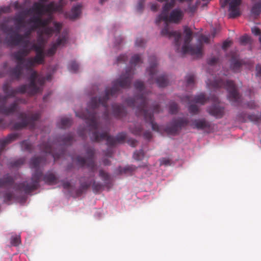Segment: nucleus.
<instances>
[{
	"mask_svg": "<svg viewBox=\"0 0 261 261\" xmlns=\"http://www.w3.org/2000/svg\"><path fill=\"white\" fill-rule=\"evenodd\" d=\"M4 202L10 204L15 197L12 192L5 191L3 193Z\"/></svg>",
	"mask_w": 261,
	"mask_h": 261,
	"instance_id": "nucleus-36",
	"label": "nucleus"
},
{
	"mask_svg": "<svg viewBox=\"0 0 261 261\" xmlns=\"http://www.w3.org/2000/svg\"><path fill=\"white\" fill-rule=\"evenodd\" d=\"M51 21V17H49L45 19L41 18V21L39 23V27H42L41 34L39 35L38 41H41L42 40V35L44 34L48 37L51 36L54 33H59L62 29V24L59 22L54 21L53 27L49 25Z\"/></svg>",
	"mask_w": 261,
	"mask_h": 261,
	"instance_id": "nucleus-10",
	"label": "nucleus"
},
{
	"mask_svg": "<svg viewBox=\"0 0 261 261\" xmlns=\"http://www.w3.org/2000/svg\"><path fill=\"white\" fill-rule=\"evenodd\" d=\"M184 44L182 47L180 48V40L181 37L178 41V45H176L175 43V40L174 39V44L176 47V51L177 53H180L182 55L186 54H190L192 56H196L197 57H201L202 56V46L201 44L196 45L194 46H191L189 45L192 39V32L190 29L186 28L184 29Z\"/></svg>",
	"mask_w": 261,
	"mask_h": 261,
	"instance_id": "nucleus-6",
	"label": "nucleus"
},
{
	"mask_svg": "<svg viewBox=\"0 0 261 261\" xmlns=\"http://www.w3.org/2000/svg\"><path fill=\"white\" fill-rule=\"evenodd\" d=\"M188 123L189 121L186 118H178L174 119L167 126L165 131L170 135H177L182 127L186 126L188 124Z\"/></svg>",
	"mask_w": 261,
	"mask_h": 261,
	"instance_id": "nucleus-14",
	"label": "nucleus"
},
{
	"mask_svg": "<svg viewBox=\"0 0 261 261\" xmlns=\"http://www.w3.org/2000/svg\"><path fill=\"white\" fill-rule=\"evenodd\" d=\"M210 41V38L208 36L205 35H201L198 38L199 43L198 45L201 44L202 46V48H203L202 43L204 42L206 43H208Z\"/></svg>",
	"mask_w": 261,
	"mask_h": 261,
	"instance_id": "nucleus-45",
	"label": "nucleus"
},
{
	"mask_svg": "<svg viewBox=\"0 0 261 261\" xmlns=\"http://www.w3.org/2000/svg\"><path fill=\"white\" fill-rule=\"evenodd\" d=\"M127 57L125 55H121L117 58V61L118 62H124L125 63L127 61Z\"/></svg>",
	"mask_w": 261,
	"mask_h": 261,
	"instance_id": "nucleus-58",
	"label": "nucleus"
},
{
	"mask_svg": "<svg viewBox=\"0 0 261 261\" xmlns=\"http://www.w3.org/2000/svg\"><path fill=\"white\" fill-rule=\"evenodd\" d=\"M24 162V159H20L19 160H17L14 162L12 166L13 167H18L21 165H22Z\"/></svg>",
	"mask_w": 261,
	"mask_h": 261,
	"instance_id": "nucleus-54",
	"label": "nucleus"
},
{
	"mask_svg": "<svg viewBox=\"0 0 261 261\" xmlns=\"http://www.w3.org/2000/svg\"><path fill=\"white\" fill-rule=\"evenodd\" d=\"M92 188L94 192H98L102 189V185L100 183L96 182L95 181L93 180Z\"/></svg>",
	"mask_w": 261,
	"mask_h": 261,
	"instance_id": "nucleus-48",
	"label": "nucleus"
},
{
	"mask_svg": "<svg viewBox=\"0 0 261 261\" xmlns=\"http://www.w3.org/2000/svg\"><path fill=\"white\" fill-rule=\"evenodd\" d=\"M143 137L147 140H150L152 137L151 133L150 131H146L143 133Z\"/></svg>",
	"mask_w": 261,
	"mask_h": 261,
	"instance_id": "nucleus-61",
	"label": "nucleus"
},
{
	"mask_svg": "<svg viewBox=\"0 0 261 261\" xmlns=\"http://www.w3.org/2000/svg\"><path fill=\"white\" fill-rule=\"evenodd\" d=\"M40 118V114L39 113H32L30 116H28L26 113L23 112L20 113L18 115V118L21 121L13 123L12 128L14 130H20L28 125H30L31 128H34L35 121L38 120Z\"/></svg>",
	"mask_w": 261,
	"mask_h": 261,
	"instance_id": "nucleus-11",
	"label": "nucleus"
},
{
	"mask_svg": "<svg viewBox=\"0 0 261 261\" xmlns=\"http://www.w3.org/2000/svg\"><path fill=\"white\" fill-rule=\"evenodd\" d=\"M209 88L218 89L220 88H224L228 91V98L233 105H239L241 102V96L236 89L234 83L232 81H229L225 77L214 78L212 81L208 79L206 82Z\"/></svg>",
	"mask_w": 261,
	"mask_h": 261,
	"instance_id": "nucleus-5",
	"label": "nucleus"
},
{
	"mask_svg": "<svg viewBox=\"0 0 261 261\" xmlns=\"http://www.w3.org/2000/svg\"><path fill=\"white\" fill-rule=\"evenodd\" d=\"M25 18V17L20 12L16 15L14 18V21L17 29H19L24 27Z\"/></svg>",
	"mask_w": 261,
	"mask_h": 261,
	"instance_id": "nucleus-28",
	"label": "nucleus"
},
{
	"mask_svg": "<svg viewBox=\"0 0 261 261\" xmlns=\"http://www.w3.org/2000/svg\"><path fill=\"white\" fill-rule=\"evenodd\" d=\"M185 99L187 101H193L196 103H200L204 105L209 98H207L203 93H201L197 96H195L193 99L192 98L191 96H186Z\"/></svg>",
	"mask_w": 261,
	"mask_h": 261,
	"instance_id": "nucleus-22",
	"label": "nucleus"
},
{
	"mask_svg": "<svg viewBox=\"0 0 261 261\" xmlns=\"http://www.w3.org/2000/svg\"><path fill=\"white\" fill-rule=\"evenodd\" d=\"M133 73L130 69L126 70L124 74H122L120 78L112 83V87L110 89L107 88L103 96L92 97L88 103L85 113L79 114L76 113V115L83 119L86 120V123L89 127V135L92 141L99 142L106 140L108 148L105 151V155L108 157H112L113 153L112 147L117 143L123 142L126 137V134L124 132L119 133L114 138L110 136L107 131L99 132V124L97 122V114L99 107L101 106L103 110V115L106 119L109 118V112L107 106V101L110 97L115 96L119 92L120 88H129L133 78Z\"/></svg>",
	"mask_w": 261,
	"mask_h": 261,
	"instance_id": "nucleus-1",
	"label": "nucleus"
},
{
	"mask_svg": "<svg viewBox=\"0 0 261 261\" xmlns=\"http://www.w3.org/2000/svg\"><path fill=\"white\" fill-rule=\"evenodd\" d=\"M210 99L213 101L214 103L207 109V112L210 115L215 117L216 118L220 119L223 117L224 115V107L219 105L218 98L216 96H212Z\"/></svg>",
	"mask_w": 261,
	"mask_h": 261,
	"instance_id": "nucleus-15",
	"label": "nucleus"
},
{
	"mask_svg": "<svg viewBox=\"0 0 261 261\" xmlns=\"http://www.w3.org/2000/svg\"><path fill=\"white\" fill-rule=\"evenodd\" d=\"M247 118L253 122H258L259 120V118L257 116L255 115H247V114L244 112L239 114L236 117L237 120L241 122H246Z\"/></svg>",
	"mask_w": 261,
	"mask_h": 261,
	"instance_id": "nucleus-23",
	"label": "nucleus"
},
{
	"mask_svg": "<svg viewBox=\"0 0 261 261\" xmlns=\"http://www.w3.org/2000/svg\"><path fill=\"white\" fill-rule=\"evenodd\" d=\"M149 62L150 65L147 68L146 71L150 76L148 80L149 84H151L155 82L160 87H166L168 83L167 75L164 74L158 76L156 78L155 77L158 73L156 69L157 59L155 56L150 57Z\"/></svg>",
	"mask_w": 261,
	"mask_h": 261,
	"instance_id": "nucleus-9",
	"label": "nucleus"
},
{
	"mask_svg": "<svg viewBox=\"0 0 261 261\" xmlns=\"http://www.w3.org/2000/svg\"><path fill=\"white\" fill-rule=\"evenodd\" d=\"M21 242L20 236H14L11 239V244L14 246H18Z\"/></svg>",
	"mask_w": 261,
	"mask_h": 261,
	"instance_id": "nucleus-44",
	"label": "nucleus"
},
{
	"mask_svg": "<svg viewBox=\"0 0 261 261\" xmlns=\"http://www.w3.org/2000/svg\"><path fill=\"white\" fill-rule=\"evenodd\" d=\"M82 177L80 179V188L76 190V194L77 196H80L83 194L84 192L91 186V182H84L82 181Z\"/></svg>",
	"mask_w": 261,
	"mask_h": 261,
	"instance_id": "nucleus-26",
	"label": "nucleus"
},
{
	"mask_svg": "<svg viewBox=\"0 0 261 261\" xmlns=\"http://www.w3.org/2000/svg\"><path fill=\"white\" fill-rule=\"evenodd\" d=\"M145 0H139L137 6V10L138 12H141L144 8V4L145 3Z\"/></svg>",
	"mask_w": 261,
	"mask_h": 261,
	"instance_id": "nucleus-52",
	"label": "nucleus"
},
{
	"mask_svg": "<svg viewBox=\"0 0 261 261\" xmlns=\"http://www.w3.org/2000/svg\"><path fill=\"white\" fill-rule=\"evenodd\" d=\"M73 135L72 133H69L61 137L60 138L61 141H59V142H61L64 145H70L73 140Z\"/></svg>",
	"mask_w": 261,
	"mask_h": 261,
	"instance_id": "nucleus-30",
	"label": "nucleus"
},
{
	"mask_svg": "<svg viewBox=\"0 0 261 261\" xmlns=\"http://www.w3.org/2000/svg\"><path fill=\"white\" fill-rule=\"evenodd\" d=\"M192 126L193 128L203 129L210 128L211 125L210 123L205 119H201L195 120L192 124Z\"/></svg>",
	"mask_w": 261,
	"mask_h": 261,
	"instance_id": "nucleus-21",
	"label": "nucleus"
},
{
	"mask_svg": "<svg viewBox=\"0 0 261 261\" xmlns=\"http://www.w3.org/2000/svg\"><path fill=\"white\" fill-rule=\"evenodd\" d=\"M99 176L103 181L106 185L108 186L111 184V177L108 173L105 172L102 170H100L99 172Z\"/></svg>",
	"mask_w": 261,
	"mask_h": 261,
	"instance_id": "nucleus-33",
	"label": "nucleus"
},
{
	"mask_svg": "<svg viewBox=\"0 0 261 261\" xmlns=\"http://www.w3.org/2000/svg\"><path fill=\"white\" fill-rule=\"evenodd\" d=\"M68 68L70 71L75 73L79 69V65L75 61H73L69 63Z\"/></svg>",
	"mask_w": 261,
	"mask_h": 261,
	"instance_id": "nucleus-37",
	"label": "nucleus"
},
{
	"mask_svg": "<svg viewBox=\"0 0 261 261\" xmlns=\"http://www.w3.org/2000/svg\"><path fill=\"white\" fill-rule=\"evenodd\" d=\"M46 163L45 157H33L30 162V167L33 169L32 174L31 181H28L16 185L15 188L17 191H22L25 194H29L36 190L40 187V182L42 179L44 182L48 185H53L57 182L58 178L51 172H47L43 176V167Z\"/></svg>",
	"mask_w": 261,
	"mask_h": 261,
	"instance_id": "nucleus-2",
	"label": "nucleus"
},
{
	"mask_svg": "<svg viewBox=\"0 0 261 261\" xmlns=\"http://www.w3.org/2000/svg\"><path fill=\"white\" fill-rule=\"evenodd\" d=\"M247 107L250 109H255L257 107V105L254 101H251L247 103Z\"/></svg>",
	"mask_w": 261,
	"mask_h": 261,
	"instance_id": "nucleus-62",
	"label": "nucleus"
},
{
	"mask_svg": "<svg viewBox=\"0 0 261 261\" xmlns=\"http://www.w3.org/2000/svg\"><path fill=\"white\" fill-rule=\"evenodd\" d=\"M256 76H261V65L258 64L256 66Z\"/></svg>",
	"mask_w": 261,
	"mask_h": 261,
	"instance_id": "nucleus-64",
	"label": "nucleus"
},
{
	"mask_svg": "<svg viewBox=\"0 0 261 261\" xmlns=\"http://www.w3.org/2000/svg\"><path fill=\"white\" fill-rule=\"evenodd\" d=\"M86 151L87 155V159L78 155L76 158H73L72 160L75 162L77 165L82 167L86 165L93 173L97 169L94 161V156L95 154L94 149L93 148L88 147L86 149Z\"/></svg>",
	"mask_w": 261,
	"mask_h": 261,
	"instance_id": "nucleus-13",
	"label": "nucleus"
},
{
	"mask_svg": "<svg viewBox=\"0 0 261 261\" xmlns=\"http://www.w3.org/2000/svg\"><path fill=\"white\" fill-rule=\"evenodd\" d=\"M251 41V37L247 35H244L240 38V42L241 44H246L250 43Z\"/></svg>",
	"mask_w": 261,
	"mask_h": 261,
	"instance_id": "nucleus-49",
	"label": "nucleus"
},
{
	"mask_svg": "<svg viewBox=\"0 0 261 261\" xmlns=\"http://www.w3.org/2000/svg\"><path fill=\"white\" fill-rule=\"evenodd\" d=\"M242 64V61L237 60L234 58H232L230 61V67L234 72H238L240 71V68Z\"/></svg>",
	"mask_w": 261,
	"mask_h": 261,
	"instance_id": "nucleus-27",
	"label": "nucleus"
},
{
	"mask_svg": "<svg viewBox=\"0 0 261 261\" xmlns=\"http://www.w3.org/2000/svg\"><path fill=\"white\" fill-rule=\"evenodd\" d=\"M142 63L141 59L139 55H134L130 61L132 65L136 66Z\"/></svg>",
	"mask_w": 261,
	"mask_h": 261,
	"instance_id": "nucleus-40",
	"label": "nucleus"
},
{
	"mask_svg": "<svg viewBox=\"0 0 261 261\" xmlns=\"http://www.w3.org/2000/svg\"><path fill=\"white\" fill-rule=\"evenodd\" d=\"M82 6L77 5L72 7L71 11L66 14L67 18L71 20L76 19L81 13Z\"/></svg>",
	"mask_w": 261,
	"mask_h": 261,
	"instance_id": "nucleus-24",
	"label": "nucleus"
},
{
	"mask_svg": "<svg viewBox=\"0 0 261 261\" xmlns=\"http://www.w3.org/2000/svg\"><path fill=\"white\" fill-rule=\"evenodd\" d=\"M137 143V141L135 139H130L128 141V143L133 147H135Z\"/></svg>",
	"mask_w": 261,
	"mask_h": 261,
	"instance_id": "nucleus-63",
	"label": "nucleus"
},
{
	"mask_svg": "<svg viewBox=\"0 0 261 261\" xmlns=\"http://www.w3.org/2000/svg\"><path fill=\"white\" fill-rule=\"evenodd\" d=\"M31 34V30L26 31L22 36V39L23 41V48H28L29 45L31 44L29 38Z\"/></svg>",
	"mask_w": 261,
	"mask_h": 261,
	"instance_id": "nucleus-32",
	"label": "nucleus"
},
{
	"mask_svg": "<svg viewBox=\"0 0 261 261\" xmlns=\"http://www.w3.org/2000/svg\"><path fill=\"white\" fill-rule=\"evenodd\" d=\"M11 11V6H7L0 8L1 13H10Z\"/></svg>",
	"mask_w": 261,
	"mask_h": 261,
	"instance_id": "nucleus-53",
	"label": "nucleus"
},
{
	"mask_svg": "<svg viewBox=\"0 0 261 261\" xmlns=\"http://www.w3.org/2000/svg\"><path fill=\"white\" fill-rule=\"evenodd\" d=\"M242 0H229V18H234L241 15L240 6Z\"/></svg>",
	"mask_w": 261,
	"mask_h": 261,
	"instance_id": "nucleus-17",
	"label": "nucleus"
},
{
	"mask_svg": "<svg viewBox=\"0 0 261 261\" xmlns=\"http://www.w3.org/2000/svg\"><path fill=\"white\" fill-rule=\"evenodd\" d=\"M0 29L5 33H8L11 31L12 29L10 28L6 23H0Z\"/></svg>",
	"mask_w": 261,
	"mask_h": 261,
	"instance_id": "nucleus-50",
	"label": "nucleus"
},
{
	"mask_svg": "<svg viewBox=\"0 0 261 261\" xmlns=\"http://www.w3.org/2000/svg\"><path fill=\"white\" fill-rule=\"evenodd\" d=\"M218 59L216 57H212L207 60L208 65L213 66L218 62Z\"/></svg>",
	"mask_w": 261,
	"mask_h": 261,
	"instance_id": "nucleus-57",
	"label": "nucleus"
},
{
	"mask_svg": "<svg viewBox=\"0 0 261 261\" xmlns=\"http://www.w3.org/2000/svg\"><path fill=\"white\" fill-rule=\"evenodd\" d=\"M135 44L138 47H143L145 44V42L142 38H137L136 40Z\"/></svg>",
	"mask_w": 261,
	"mask_h": 261,
	"instance_id": "nucleus-55",
	"label": "nucleus"
},
{
	"mask_svg": "<svg viewBox=\"0 0 261 261\" xmlns=\"http://www.w3.org/2000/svg\"><path fill=\"white\" fill-rule=\"evenodd\" d=\"M252 33L255 36H260L261 35V31L260 30L256 27H254L251 29Z\"/></svg>",
	"mask_w": 261,
	"mask_h": 261,
	"instance_id": "nucleus-56",
	"label": "nucleus"
},
{
	"mask_svg": "<svg viewBox=\"0 0 261 261\" xmlns=\"http://www.w3.org/2000/svg\"><path fill=\"white\" fill-rule=\"evenodd\" d=\"M137 167H136L135 166L129 165L124 167L122 170H120V172L121 173H126L128 172H132L135 171Z\"/></svg>",
	"mask_w": 261,
	"mask_h": 261,
	"instance_id": "nucleus-47",
	"label": "nucleus"
},
{
	"mask_svg": "<svg viewBox=\"0 0 261 261\" xmlns=\"http://www.w3.org/2000/svg\"><path fill=\"white\" fill-rule=\"evenodd\" d=\"M29 80L30 83L28 84L29 88L28 94L29 95H34L42 92V87L46 80L44 77L38 76L36 71H33Z\"/></svg>",
	"mask_w": 261,
	"mask_h": 261,
	"instance_id": "nucleus-12",
	"label": "nucleus"
},
{
	"mask_svg": "<svg viewBox=\"0 0 261 261\" xmlns=\"http://www.w3.org/2000/svg\"><path fill=\"white\" fill-rule=\"evenodd\" d=\"M189 112L192 114H196L199 112L198 107L195 104L190 105L188 108Z\"/></svg>",
	"mask_w": 261,
	"mask_h": 261,
	"instance_id": "nucleus-46",
	"label": "nucleus"
},
{
	"mask_svg": "<svg viewBox=\"0 0 261 261\" xmlns=\"http://www.w3.org/2000/svg\"><path fill=\"white\" fill-rule=\"evenodd\" d=\"M134 87L136 90L141 93L144 88V85L143 82L140 81H137L134 83Z\"/></svg>",
	"mask_w": 261,
	"mask_h": 261,
	"instance_id": "nucleus-42",
	"label": "nucleus"
},
{
	"mask_svg": "<svg viewBox=\"0 0 261 261\" xmlns=\"http://www.w3.org/2000/svg\"><path fill=\"white\" fill-rule=\"evenodd\" d=\"M130 132L135 135H141L142 130V127L140 125H135L134 127H130Z\"/></svg>",
	"mask_w": 261,
	"mask_h": 261,
	"instance_id": "nucleus-38",
	"label": "nucleus"
},
{
	"mask_svg": "<svg viewBox=\"0 0 261 261\" xmlns=\"http://www.w3.org/2000/svg\"><path fill=\"white\" fill-rule=\"evenodd\" d=\"M178 111V105L174 102H172L169 106V113L172 114H176Z\"/></svg>",
	"mask_w": 261,
	"mask_h": 261,
	"instance_id": "nucleus-43",
	"label": "nucleus"
},
{
	"mask_svg": "<svg viewBox=\"0 0 261 261\" xmlns=\"http://www.w3.org/2000/svg\"><path fill=\"white\" fill-rule=\"evenodd\" d=\"M3 91L5 94L3 96L0 94V114L6 116L13 115L19 109V103H25L26 101L24 99L17 98L9 106L6 105V102L9 97H15L16 95L18 93L24 94L27 91L29 92V88L28 85H21L16 89L11 88V84L8 82H5L3 85ZM4 121V118L0 117V124Z\"/></svg>",
	"mask_w": 261,
	"mask_h": 261,
	"instance_id": "nucleus-4",
	"label": "nucleus"
},
{
	"mask_svg": "<svg viewBox=\"0 0 261 261\" xmlns=\"http://www.w3.org/2000/svg\"><path fill=\"white\" fill-rule=\"evenodd\" d=\"M20 146L22 150L27 151L30 153L33 150V147L29 140L22 141L20 143Z\"/></svg>",
	"mask_w": 261,
	"mask_h": 261,
	"instance_id": "nucleus-34",
	"label": "nucleus"
},
{
	"mask_svg": "<svg viewBox=\"0 0 261 261\" xmlns=\"http://www.w3.org/2000/svg\"><path fill=\"white\" fill-rule=\"evenodd\" d=\"M72 124V120L70 118L63 117L61 119L60 122L58 123V125L61 128H66L68 127Z\"/></svg>",
	"mask_w": 261,
	"mask_h": 261,
	"instance_id": "nucleus-31",
	"label": "nucleus"
},
{
	"mask_svg": "<svg viewBox=\"0 0 261 261\" xmlns=\"http://www.w3.org/2000/svg\"><path fill=\"white\" fill-rule=\"evenodd\" d=\"M197 9V7L195 5H189L188 7V10L190 13L193 14Z\"/></svg>",
	"mask_w": 261,
	"mask_h": 261,
	"instance_id": "nucleus-60",
	"label": "nucleus"
},
{
	"mask_svg": "<svg viewBox=\"0 0 261 261\" xmlns=\"http://www.w3.org/2000/svg\"><path fill=\"white\" fill-rule=\"evenodd\" d=\"M7 42L10 46H18L21 45L22 48H23V41L22 39V36L18 33L10 36L8 39Z\"/></svg>",
	"mask_w": 261,
	"mask_h": 261,
	"instance_id": "nucleus-20",
	"label": "nucleus"
},
{
	"mask_svg": "<svg viewBox=\"0 0 261 261\" xmlns=\"http://www.w3.org/2000/svg\"><path fill=\"white\" fill-rule=\"evenodd\" d=\"M113 115L117 118H121L126 114L124 107L116 103L112 105Z\"/></svg>",
	"mask_w": 261,
	"mask_h": 261,
	"instance_id": "nucleus-19",
	"label": "nucleus"
},
{
	"mask_svg": "<svg viewBox=\"0 0 261 261\" xmlns=\"http://www.w3.org/2000/svg\"><path fill=\"white\" fill-rule=\"evenodd\" d=\"M67 38L66 36H63L61 38L59 37L57 41L47 50L46 55L48 57L53 56L56 53L57 48L60 46L65 45L67 42Z\"/></svg>",
	"mask_w": 261,
	"mask_h": 261,
	"instance_id": "nucleus-18",
	"label": "nucleus"
},
{
	"mask_svg": "<svg viewBox=\"0 0 261 261\" xmlns=\"http://www.w3.org/2000/svg\"><path fill=\"white\" fill-rule=\"evenodd\" d=\"M41 15L35 14L30 18L29 20V23H33L32 27V30L36 29L39 28V23L41 21Z\"/></svg>",
	"mask_w": 261,
	"mask_h": 261,
	"instance_id": "nucleus-29",
	"label": "nucleus"
},
{
	"mask_svg": "<svg viewBox=\"0 0 261 261\" xmlns=\"http://www.w3.org/2000/svg\"><path fill=\"white\" fill-rule=\"evenodd\" d=\"M251 12L255 17L258 16L261 13V2L255 3L253 6Z\"/></svg>",
	"mask_w": 261,
	"mask_h": 261,
	"instance_id": "nucleus-35",
	"label": "nucleus"
},
{
	"mask_svg": "<svg viewBox=\"0 0 261 261\" xmlns=\"http://www.w3.org/2000/svg\"><path fill=\"white\" fill-rule=\"evenodd\" d=\"M160 164L161 165L168 166L170 165V161L168 159L163 158L161 160Z\"/></svg>",
	"mask_w": 261,
	"mask_h": 261,
	"instance_id": "nucleus-59",
	"label": "nucleus"
},
{
	"mask_svg": "<svg viewBox=\"0 0 261 261\" xmlns=\"http://www.w3.org/2000/svg\"><path fill=\"white\" fill-rule=\"evenodd\" d=\"M187 86H193L195 83V75L193 74H188L186 76Z\"/></svg>",
	"mask_w": 261,
	"mask_h": 261,
	"instance_id": "nucleus-41",
	"label": "nucleus"
},
{
	"mask_svg": "<svg viewBox=\"0 0 261 261\" xmlns=\"http://www.w3.org/2000/svg\"><path fill=\"white\" fill-rule=\"evenodd\" d=\"M149 99L144 93L135 95L134 98H128L125 100L127 105L134 109L138 115L144 116L145 121L151 125L152 129L155 131L159 130L158 125L154 122L153 113H159L162 111L160 106L158 103L153 104L150 108L151 112L148 108Z\"/></svg>",
	"mask_w": 261,
	"mask_h": 261,
	"instance_id": "nucleus-3",
	"label": "nucleus"
},
{
	"mask_svg": "<svg viewBox=\"0 0 261 261\" xmlns=\"http://www.w3.org/2000/svg\"><path fill=\"white\" fill-rule=\"evenodd\" d=\"M28 51L18 50L13 53L12 57L15 60L16 65L9 70V75L13 79L19 80L23 74L24 65L25 63V57Z\"/></svg>",
	"mask_w": 261,
	"mask_h": 261,
	"instance_id": "nucleus-8",
	"label": "nucleus"
},
{
	"mask_svg": "<svg viewBox=\"0 0 261 261\" xmlns=\"http://www.w3.org/2000/svg\"><path fill=\"white\" fill-rule=\"evenodd\" d=\"M19 50L28 51L27 56L32 50H34L36 52V55L34 57L25 59V63L24 66L27 70H31L35 64H42L44 62L45 53L44 51L43 46L41 44L33 43L30 47L21 48Z\"/></svg>",
	"mask_w": 261,
	"mask_h": 261,
	"instance_id": "nucleus-7",
	"label": "nucleus"
},
{
	"mask_svg": "<svg viewBox=\"0 0 261 261\" xmlns=\"http://www.w3.org/2000/svg\"><path fill=\"white\" fill-rule=\"evenodd\" d=\"M144 157V153L142 149L139 151H136L133 154L134 159L136 161H141Z\"/></svg>",
	"mask_w": 261,
	"mask_h": 261,
	"instance_id": "nucleus-39",
	"label": "nucleus"
},
{
	"mask_svg": "<svg viewBox=\"0 0 261 261\" xmlns=\"http://www.w3.org/2000/svg\"><path fill=\"white\" fill-rule=\"evenodd\" d=\"M14 182V180L11 176L9 174L5 175L0 178V188L12 186Z\"/></svg>",
	"mask_w": 261,
	"mask_h": 261,
	"instance_id": "nucleus-25",
	"label": "nucleus"
},
{
	"mask_svg": "<svg viewBox=\"0 0 261 261\" xmlns=\"http://www.w3.org/2000/svg\"><path fill=\"white\" fill-rule=\"evenodd\" d=\"M56 143L51 144L50 141H48L47 143L40 144L39 145V147L41 152L50 154L51 157L54 159V161H56L63 155L64 151L62 150L59 152H55L53 149V147H54ZM46 155H47V154H46Z\"/></svg>",
	"mask_w": 261,
	"mask_h": 261,
	"instance_id": "nucleus-16",
	"label": "nucleus"
},
{
	"mask_svg": "<svg viewBox=\"0 0 261 261\" xmlns=\"http://www.w3.org/2000/svg\"><path fill=\"white\" fill-rule=\"evenodd\" d=\"M25 17L27 16L32 15L34 13L32 7L29 9H26L20 12Z\"/></svg>",
	"mask_w": 261,
	"mask_h": 261,
	"instance_id": "nucleus-51",
	"label": "nucleus"
}]
</instances>
